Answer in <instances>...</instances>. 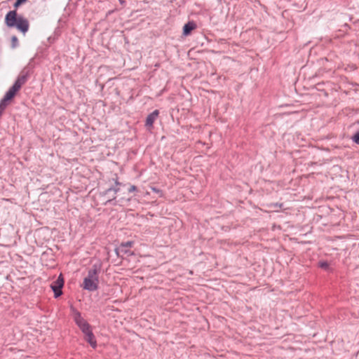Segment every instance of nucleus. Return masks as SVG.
<instances>
[{
  "mask_svg": "<svg viewBox=\"0 0 359 359\" xmlns=\"http://www.w3.org/2000/svg\"><path fill=\"white\" fill-rule=\"evenodd\" d=\"M27 79V74H21L15 81V83L13 85L14 87L17 88L19 90L21 87L25 83Z\"/></svg>",
  "mask_w": 359,
  "mask_h": 359,
  "instance_id": "nucleus-8",
  "label": "nucleus"
},
{
  "mask_svg": "<svg viewBox=\"0 0 359 359\" xmlns=\"http://www.w3.org/2000/svg\"><path fill=\"white\" fill-rule=\"evenodd\" d=\"M11 43H12V47L13 48L17 47L18 43V40L17 36H12V38H11Z\"/></svg>",
  "mask_w": 359,
  "mask_h": 359,
  "instance_id": "nucleus-12",
  "label": "nucleus"
},
{
  "mask_svg": "<svg viewBox=\"0 0 359 359\" xmlns=\"http://www.w3.org/2000/svg\"><path fill=\"white\" fill-rule=\"evenodd\" d=\"M21 4H22V1H20L19 0H16L15 3V7H18L19 5H20Z\"/></svg>",
  "mask_w": 359,
  "mask_h": 359,
  "instance_id": "nucleus-17",
  "label": "nucleus"
},
{
  "mask_svg": "<svg viewBox=\"0 0 359 359\" xmlns=\"http://www.w3.org/2000/svg\"><path fill=\"white\" fill-rule=\"evenodd\" d=\"M151 189L155 193L158 194V193L161 192V191L158 189L156 188V187H151Z\"/></svg>",
  "mask_w": 359,
  "mask_h": 359,
  "instance_id": "nucleus-16",
  "label": "nucleus"
},
{
  "mask_svg": "<svg viewBox=\"0 0 359 359\" xmlns=\"http://www.w3.org/2000/svg\"><path fill=\"white\" fill-rule=\"evenodd\" d=\"M100 266L94 264L88 271V276L83 279V288L88 291H95L98 288V273Z\"/></svg>",
  "mask_w": 359,
  "mask_h": 359,
  "instance_id": "nucleus-2",
  "label": "nucleus"
},
{
  "mask_svg": "<svg viewBox=\"0 0 359 359\" xmlns=\"http://www.w3.org/2000/svg\"><path fill=\"white\" fill-rule=\"evenodd\" d=\"M20 1H22V3L25 2L27 0H19Z\"/></svg>",
  "mask_w": 359,
  "mask_h": 359,
  "instance_id": "nucleus-19",
  "label": "nucleus"
},
{
  "mask_svg": "<svg viewBox=\"0 0 359 359\" xmlns=\"http://www.w3.org/2000/svg\"><path fill=\"white\" fill-rule=\"evenodd\" d=\"M282 205H283L282 204H278V203H274V204L271 205V206H273L274 208H277V207L281 208Z\"/></svg>",
  "mask_w": 359,
  "mask_h": 359,
  "instance_id": "nucleus-18",
  "label": "nucleus"
},
{
  "mask_svg": "<svg viewBox=\"0 0 359 359\" xmlns=\"http://www.w3.org/2000/svg\"><path fill=\"white\" fill-rule=\"evenodd\" d=\"M64 285V279L60 274L57 279L51 284V288L54 292L55 297H58L62 294V288Z\"/></svg>",
  "mask_w": 359,
  "mask_h": 359,
  "instance_id": "nucleus-4",
  "label": "nucleus"
},
{
  "mask_svg": "<svg viewBox=\"0 0 359 359\" xmlns=\"http://www.w3.org/2000/svg\"><path fill=\"white\" fill-rule=\"evenodd\" d=\"M196 24L193 22H189L188 23L185 24L183 27V34L184 35H189L192 30H194L196 28Z\"/></svg>",
  "mask_w": 359,
  "mask_h": 359,
  "instance_id": "nucleus-10",
  "label": "nucleus"
},
{
  "mask_svg": "<svg viewBox=\"0 0 359 359\" xmlns=\"http://www.w3.org/2000/svg\"><path fill=\"white\" fill-rule=\"evenodd\" d=\"M353 140L355 143L359 144V130L353 135Z\"/></svg>",
  "mask_w": 359,
  "mask_h": 359,
  "instance_id": "nucleus-14",
  "label": "nucleus"
},
{
  "mask_svg": "<svg viewBox=\"0 0 359 359\" xmlns=\"http://www.w3.org/2000/svg\"><path fill=\"white\" fill-rule=\"evenodd\" d=\"M319 266L323 269L327 270L329 268V264L327 262H320Z\"/></svg>",
  "mask_w": 359,
  "mask_h": 359,
  "instance_id": "nucleus-13",
  "label": "nucleus"
},
{
  "mask_svg": "<svg viewBox=\"0 0 359 359\" xmlns=\"http://www.w3.org/2000/svg\"><path fill=\"white\" fill-rule=\"evenodd\" d=\"M133 241H127L125 243H122L118 248H116L115 252L118 257L120 256V254L126 255L128 253V248H130L133 245Z\"/></svg>",
  "mask_w": 359,
  "mask_h": 359,
  "instance_id": "nucleus-6",
  "label": "nucleus"
},
{
  "mask_svg": "<svg viewBox=\"0 0 359 359\" xmlns=\"http://www.w3.org/2000/svg\"><path fill=\"white\" fill-rule=\"evenodd\" d=\"M5 22L8 27H16L23 34H25L29 29L28 20L22 16H17L15 11H11L6 14Z\"/></svg>",
  "mask_w": 359,
  "mask_h": 359,
  "instance_id": "nucleus-1",
  "label": "nucleus"
},
{
  "mask_svg": "<svg viewBox=\"0 0 359 359\" xmlns=\"http://www.w3.org/2000/svg\"><path fill=\"white\" fill-rule=\"evenodd\" d=\"M72 311V316L74 321L76 325L80 327L82 325H85L88 322L82 317L81 312H79L76 308L74 306L70 307Z\"/></svg>",
  "mask_w": 359,
  "mask_h": 359,
  "instance_id": "nucleus-5",
  "label": "nucleus"
},
{
  "mask_svg": "<svg viewBox=\"0 0 359 359\" xmlns=\"http://www.w3.org/2000/svg\"><path fill=\"white\" fill-rule=\"evenodd\" d=\"M137 187H136V186H135V185H131V186H130V187L128 188V193H132V192H133V191H137Z\"/></svg>",
  "mask_w": 359,
  "mask_h": 359,
  "instance_id": "nucleus-15",
  "label": "nucleus"
},
{
  "mask_svg": "<svg viewBox=\"0 0 359 359\" xmlns=\"http://www.w3.org/2000/svg\"><path fill=\"white\" fill-rule=\"evenodd\" d=\"M79 329L84 335L86 334V333H88V332L92 331L91 326L88 323H86L85 325L81 326Z\"/></svg>",
  "mask_w": 359,
  "mask_h": 359,
  "instance_id": "nucleus-11",
  "label": "nucleus"
},
{
  "mask_svg": "<svg viewBox=\"0 0 359 359\" xmlns=\"http://www.w3.org/2000/svg\"><path fill=\"white\" fill-rule=\"evenodd\" d=\"M158 116V111L154 110L151 114L148 115L146 119V126L152 127L154 122Z\"/></svg>",
  "mask_w": 359,
  "mask_h": 359,
  "instance_id": "nucleus-9",
  "label": "nucleus"
},
{
  "mask_svg": "<svg viewBox=\"0 0 359 359\" xmlns=\"http://www.w3.org/2000/svg\"><path fill=\"white\" fill-rule=\"evenodd\" d=\"M84 339L90 345L92 348H95L97 347V341L93 330L88 332V333H86V334L84 335Z\"/></svg>",
  "mask_w": 359,
  "mask_h": 359,
  "instance_id": "nucleus-7",
  "label": "nucleus"
},
{
  "mask_svg": "<svg viewBox=\"0 0 359 359\" xmlns=\"http://www.w3.org/2000/svg\"><path fill=\"white\" fill-rule=\"evenodd\" d=\"M114 177L111 178V180L114 182V184H112L110 187L107 188L104 192V195H107L110 194L111 192H113V194L111 196V198H109L107 202H110L111 201L116 198V194L118 191H120L121 187L124 186L121 182H118V178L116 175H114Z\"/></svg>",
  "mask_w": 359,
  "mask_h": 359,
  "instance_id": "nucleus-3",
  "label": "nucleus"
}]
</instances>
